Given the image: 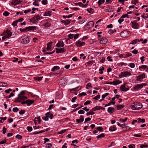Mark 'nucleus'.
<instances>
[{
    "label": "nucleus",
    "mask_w": 148,
    "mask_h": 148,
    "mask_svg": "<svg viewBox=\"0 0 148 148\" xmlns=\"http://www.w3.org/2000/svg\"><path fill=\"white\" fill-rule=\"evenodd\" d=\"M5 35L6 36H7V37L8 38L9 37L12 35V34L10 32L8 31L5 33Z\"/></svg>",
    "instance_id": "nucleus-29"
},
{
    "label": "nucleus",
    "mask_w": 148,
    "mask_h": 148,
    "mask_svg": "<svg viewBox=\"0 0 148 148\" xmlns=\"http://www.w3.org/2000/svg\"><path fill=\"white\" fill-rule=\"evenodd\" d=\"M129 66L131 68H134L135 67V64L133 63L132 62L129 64Z\"/></svg>",
    "instance_id": "nucleus-47"
},
{
    "label": "nucleus",
    "mask_w": 148,
    "mask_h": 148,
    "mask_svg": "<svg viewBox=\"0 0 148 148\" xmlns=\"http://www.w3.org/2000/svg\"><path fill=\"white\" fill-rule=\"evenodd\" d=\"M137 120L138 121V122L139 123H140L141 122L142 123H144L145 122V120L144 119H141L140 118H138L137 119Z\"/></svg>",
    "instance_id": "nucleus-26"
},
{
    "label": "nucleus",
    "mask_w": 148,
    "mask_h": 148,
    "mask_svg": "<svg viewBox=\"0 0 148 148\" xmlns=\"http://www.w3.org/2000/svg\"><path fill=\"white\" fill-rule=\"evenodd\" d=\"M128 35V32L127 31H123L120 33L121 36L123 38L125 37Z\"/></svg>",
    "instance_id": "nucleus-7"
},
{
    "label": "nucleus",
    "mask_w": 148,
    "mask_h": 148,
    "mask_svg": "<svg viewBox=\"0 0 148 148\" xmlns=\"http://www.w3.org/2000/svg\"><path fill=\"white\" fill-rule=\"evenodd\" d=\"M107 41V39L105 37L101 38L100 39V43L102 44H104L106 43Z\"/></svg>",
    "instance_id": "nucleus-3"
},
{
    "label": "nucleus",
    "mask_w": 148,
    "mask_h": 148,
    "mask_svg": "<svg viewBox=\"0 0 148 148\" xmlns=\"http://www.w3.org/2000/svg\"><path fill=\"white\" fill-rule=\"evenodd\" d=\"M65 81L63 79H61L60 80V83L61 85H63V84H65Z\"/></svg>",
    "instance_id": "nucleus-44"
},
{
    "label": "nucleus",
    "mask_w": 148,
    "mask_h": 148,
    "mask_svg": "<svg viewBox=\"0 0 148 148\" xmlns=\"http://www.w3.org/2000/svg\"><path fill=\"white\" fill-rule=\"evenodd\" d=\"M64 44L62 41H59L58 43L56 45V46L58 47H63L64 46Z\"/></svg>",
    "instance_id": "nucleus-10"
},
{
    "label": "nucleus",
    "mask_w": 148,
    "mask_h": 148,
    "mask_svg": "<svg viewBox=\"0 0 148 148\" xmlns=\"http://www.w3.org/2000/svg\"><path fill=\"white\" fill-rule=\"evenodd\" d=\"M100 97V95H98L95 96L94 98H93V99L97 100L99 99Z\"/></svg>",
    "instance_id": "nucleus-48"
},
{
    "label": "nucleus",
    "mask_w": 148,
    "mask_h": 148,
    "mask_svg": "<svg viewBox=\"0 0 148 148\" xmlns=\"http://www.w3.org/2000/svg\"><path fill=\"white\" fill-rule=\"evenodd\" d=\"M27 129L29 132H31L32 130V128L31 127L28 126Z\"/></svg>",
    "instance_id": "nucleus-56"
},
{
    "label": "nucleus",
    "mask_w": 148,
    "mask_h": 148,
    "mask_svg": "<svg viewBox=\"0 0 148 148\" xmlns=\"http://www.w3.org/2000/svg\"><path fill=\"white\" fill-rule=\"evenodd\" d=\"M36 26H29L26 27L25 29V30L29 29L30 30H34L35 29H36Z\"/></svg>",
    "instance_id": "nucleus-14"
},
{
    "label": "nucleus",
    "mask_w": 148,
    "mask_h": 148,
    "mask_svg": "<svg viewBox=\"0 0 148 148\" xmlns=\"http://www.w3.org/2000/svg\"><path fill=\"white\" fill-rule=\"evenodd\" d=\"M25 91L24 90H22L20 94H19L18 95L19 96L23 95H25Z\"/></svg>",
    "instance_id": "nucleus-61"
},
{
    "label": "nucleus",
    "mask_w": 148,
    "mask_h": 148,
    "mask_svg": "<svg viewBox=\"0 0 148 148\" xmlns=\"http://www.w3.org/2000/svg\"><path fill=\"white\" fill-rule=\"evenodd\" d=\"M124 105H120L117 106V110H120L123 108L124 107Z\"/></svg>",
    "instance_id": "nucleus-37"
},
{
    "label": "nucleus",
    "mask_w": 148,
    "mask_h": 148,
    "mask_svg": "<svg viewBox=\"0 0 148 148\" xmlns=\"http://www.w3.org/2000/svg\"><path fill=\"white\" fill-rule=\"evenodd\" d=\"M41 2L42 4L45 5L47 3V0H42Z\"/></svg>",
    "instance_id": "nucleus-49"
},
{
    "label": "nucleus",
    "mask_w": 148,
    "mask_h": 148,
    "mask_svg": "<svg viewBox=\"0 0 148 148\" xmlns=\"http://www.w3.org/2000/svg\"><path fill=\"white\" fill-rule=\"evenodd\" d=\"M52 13V12L51 11L47 12H45L43 14L44 16H47L51 15V14Z\"/></svg>",
    "instance_id": "nucleus-22"
},
{
    "label": "nucleus",
    "mask_w": 148,
    "mask_h": 148,
    "mask_svg": "<svg viewBox=\"0 0 148 148\" xmlns=\"http://www.w3.org/2000/svg\"><path fill=\"white\" fill-rule=\"evenodd\" d=\"M34 102L33 100L28 99L26 100V103L27 106H30Z\"/></svg>",
    "instance_id": "nucleus-17"
},
{
    "label": "nucleus",
    "mask_w": 148,
    "mask_h": 148,
    "mask_svg": "<svg viewBox=\"0 0 148 148\" xmlns=\"http://www.w3.org/2000/svg\"><path fill=\"white\" fill-rule=\"evenodd\" d=\"M18 40L21 44L26 45L30 42L31 39L28 36L26 35H24L21 38H19Z\"/></svg>",
    "instance_id": "nucleus-1"
},
{
    "label": "nucleus",
    "mask_w": 148,
    "mask_h": 148,
    "mask_svg": "<svg viewBox=\"0 0 148 148\" xmlns=\"http://www.w3.org/2000/svg\"><path fill=\"white\" fill-rule=\"evenodd\" d=\"M109 130L111 131H114L116 130V127L115 126L110 127L109 129Z\"/></svg>",
    "instance_id": "nucleus-25"
},
{
    "label": "nucleus",
    "mask_w": 148,
    "mask_h": 148,
    "mask_svg": "<svg viewBox=\"0 0 148 148\" xmlns=\"http://www.w3.org/2000/svg\"><path fill=\"white\" fill-rule=\"evenodd\" d=\"M94 25V22L92 21L89 22L86 25V27L88 28H90L92 27Z\"/></svg>",
    "instance_id": "nucleus-11"
},
{
    "label": "nucleus",
    "mask_w": 148,
    "mask_h": 148,
    "mask_svg": "<svg viewBox=\"0 0 148 148\" xmlns=\"http://www.w3.org/2000/svg\"><path fill=\"white\" fill-rule=\"evenodd\" d=\"M84 113L85 112L83 110H80L78 111V113L79 114H84Z\"/></svg>",
    "instance_id": "nucleus-58"
},
{
    "label": "nucleus",
    "mask_w": 148,
    "mask_h": 148,
    "mask_svg": "<svg viewBox=\"0 0 148 148\" xmlns=\"http://www.w3.org/2000/svg\"><path fill=\"white\" fill-rule=\"evenodd\" d=\"M81 86H79L77 87L76 88L72 89L71 90V91H72V90H73V91L79 90H80L81 89Z\"/></svg>",
    "instance_id": "nucleus-27"
},
{
    "label": "nucleus",
    "mask_w": 148,
    "mask_h": 148,
    "mask_svg": "<svg viewBox=\"0 0 148 148\" xmlns=\"http://www.w3.org/2000/svg\"><path fill=\"white\" fill-rule=\"evenodd\" d=\"M104 69V67H102L100 69H99V71H100L99 73L101 74H102L103 73V70Z\"/></svg>",
    "instance_id": "nucleus-53"
},
{
    "label": "nucleus",
    "mask_w": 148,
    "mask_h": 148,
    "mask_svg": "<svg viewBox=\"0 0 148 148\" xmlns=\"http://www.w3.org/2000/svg\"><path fill=\"white\" fill-rule=\"evenodd\" d=\"M52 43L53 42H50L48 43L47 48V51H49L51 47V45L52 44Z\"/></svg>",
    "instance_id": "nucleus-18"
},
{
    "label": "nucleus",
    "mask_w": 148,
    "mask_h": 148,
    "mask_svg": "<svg viewBox=\"0 0 148 148\" xmlns=\"http://www.w3.org/2000/svg\"><path fill=\"white\" fill-rule=\"evenodd\" d=\"M144 147H145L146 148L148 147V145H141L140 146V148H143Z\"/></svg>",
    "instance_id": "nucleus-63"
},
{
    "label": "nucleus",
    "mask_w": 148,
    "mask_h": 148,
    "mask_svg": "<svg viewBox=\"0 0 148 148\" xmlns=\"http://www.w3.org/2000/svg\"><path fill=\"white\" fill-rule=\"evenodd\" d=\"M89 87H92L91 84L90 83H88L87 84L86 86V88L87 89H89Z\"/></svg>",
    "instance_id": "nucleus-52"
},
{
    "label": "nucleus",
    "mask_w": 148,
    "mask_h": 148,
    "mask_svg": "<svg viewBox=\"0 0 148 148\" xmlns=\"http://www.w3.org/2000/svg\"><path fill=\"white\" fill-rule=\"evenodd\" d=\"M97 130L100 132L102 131L103 130V128L102 127H98L97 128Z\"/></svg>",
    "instance_id": "nucleus-55"
},
{
    "label": "nucleus",
    "mask_w": 148,
    "mask_h": 148,
    "mask_svg": "<svg viewBox=\"0 0 148 148\" xmlns=\"http://www.w3.org/2000/svg\"><path fill=\"white\" fill-rule=\"evenodd\" d=\"M18 22L17 20L14 21L12 23V25L13 26H15L17 25Z\"/></svg>",
    "instance_id": "nucleus-57"
},
{
    "label": "nucleus",
    "mask_w": 148,
    "mask_h": 148,
    "mask_svg": "<svg viewBox=\"0 0 148 148\" xmlns=\"http://www.w3.org/2000/svg\"><path fill=\"white\" fill-rule=\"evenodd\" d=\"M144 78H145V75L144 74H143L138 76L137 80L138 81H141Z\"/></svg>",
    "instance_id": "nucleus-6"
},
{
    "label": "nucleus",
    "mask_w": 148,
    "mask_h": 148,
    "mask_svg": "<svg viewBox=\"0 0 148 148\" xmlns=\"http://www.w3.org/2000/svg\"><path fill=\"white\" fill-rule=\"evenodd\" d=\"M91 102V101H90V100H88V101H86L84 104V105H85V106H86L88 104H89Z\"/></svg>",
    "instance_id": "nucleus-60"
},
{
    "label": "nucleus",
    "mask_w": 148,
    "mask_h": 148,
    "mask_svg": "<svg viewBox=\"0 0 148 148\" xmlns=\"http://www.w3.org/2000/svg\"><path fill=\"white\" fill-rule=\"evenodd\" d=\"M132 52L134 54H136L138 53V51L137 50L134 49L132 51Z\"/></svg>",
    "instance_id": "nucleus-62"
},
{
    "label": "nucleus",
    "mask_w": 148,
    "mask_h": 148,
    "mask_svg": "<svg viewBox=\"0 0 148 148\" xmlns=\"http://www.w3.org/2000/svg\"><path fill=\"white\" fill-rule=\"evenodd\" d=\"M105 136V135L103 133H102L100 134L99 135H98L97 136V139H99L101 137H103Z\"/></svg>",
    "instance_id": "nucleus-34"
},
{
    "label": "nucleus",
    "mask_w": 148,
    "mask_h": 148,
    "mask_svg": "<svg viewBox=\"0 0 148 148\" xmlns=\"http://www.w3.org/2000/svg\"><path fill=\"white\" fill-rule=\"evenodd\" d=\"M43 78V77H34V79L36 80L40 81Z\"/></svg>",
    "instance_id": "nucleus-30"
},
{
    "label": "nucleus",
    "mask_w": 148,
    "mask_h": 148,
    "mask_svg": "<svg viewBox=\"0 0 148 148\" xmlns=\"http://www.w3.org/2000/svg\"><path fill=\"white\" fill-rule=\"evenodd\" d=\"M137 41H138L137 39H135L134 40H133V41H132V42L131 43H130V44H132L133 45L137 43Z\"/></svg>",
    "instance_id": "nucleus-42"
},
{
    "label": "nucleus",
    "mask_w": 148,
    "mask_h": 148,
    "mask_svg": "<svg viewBox=\"0 0 148 148\" xmlns=\"http://www.w3.org/2000/svg\"><path fill=\"white\" fill-rule=\"evenodd\" d=\"M132 28L135 29H138L139 27V25L138 23L135 21H134L132 23Z\"/></svg>",
    "instance_id": "nucleus-4"
},
{
    "label": "nucleus",
    "mask_w": 148,
    "mask_h": 148,
    "mask_svg": "<svg viewBox=\"0 0 148 148\" xmlns=\"http://www.w3.org/2000/svg\"><path fill=\"white\" fill-rule=\"evenodd\" d=\"M127 119L128 118H125L124 119H119V121L121 123H123V122L126 121Z\"/></svg>",
    "instance_id": "nucleus-40"
},
{
    "label": "nucleus",
    "mask_w": 148,
    "mask_h": 148,
    "mask_svg": "<svg viewBox=\"0 0 148 148\" xmlns=\"http://www.w3.org/2000/svg\"><path fill=\"white\" fill-rule=\"evenodd\" d=\"M86 95V93L85 92H82L79 94L78 95L79 97H82L83 96H85Z\"/></svg>",
    "instance_id": "nucleus-46"
},
{
    "label": "nucleus",
    "mask_w": 148,
    "mask_h": 148,
    "mask_svg": "<svg viewBox=\"0 0 148 148\" xmlns=\"http://www.w3.org/2000/svg\"><path fill=\"white\" fill-rule=\"evenodd\" d=\"M60 69V67L58 66H54L51 70V71L53 72L55 71L56 70H57Z\"/></svg>",
    "instance_id": "nucleus-23"
},
{
    "label": "nucleus",
    "mask_w": 148,
    "mask_h": 148,
    "mask_svg": "<svg viewBox=\"0 0 148 148\" xmlns=\"http://www.w3.org/2000/svg\"><path fill=\"white\" fill-rule=\"evenodd\" d=\"M15 137L16 138L21 140L22 139V136L20 135L17 134L16 136Z\"/></svg>",
    "instance_id": "nucleus-54"
},
{
    "label": "nucleus",
    "mask_w": 148,
    "mask_h": 148,
    "mask_svg": "<svg viewBox=\"0 0 148 148\" xmlns=\"http://www.w3.org/2000/svg\"><path fill=\"white\" fill-rule=\"evenodd\" d=\"M105 2V0H99L98 2V3L99 6H100Z\"/></svg>",
    "instance_id": "nucleus-36"
},
{
    "label": "nucleus",
    "mask_w": 148,
    "mask_h": 148,
    "mask_svg": "<svg viewBox=\"0 0 148 148\" xmlns=\"http://www.w3.org/2000/svg\"><path fill=\"white\" fill-rule=\"evenodd\" d=\"M56 52L58 53H63L65 51V50L64 48H62L60 49L56 48Z\"/></svg>",
    "instance_id": "nucleus-13"
},
{
    "label": "nucleus",
    "mask_w": 148,
    "mask_h": 148,
    "mask_svg": "<svg viewBox=\"0 0 148 148\" xmlns=\"http://www.w3.org/2000/svg\"><path fill=\"white\" fill-rule=\"evenodd\" d=\"M99 108L100 106H96L95 107L92 108V110L93 111H95L97 110H100V108Z\"/></svg>",
    "instance_id": "nucleus-38"
},
{
    "label": "nucleus",
    "mask_w": 148,
    "mask_h": 148,
    "mask_svg": "<svg viewBox=\"0 0 148 148\" xmlns=\"http://www.w3.org/2000/svg\"><path fill=\"white\" fill-rule=\"evenodd\" d=\"M92 109L90 111L86 113V115L88 116L89 115H93L95 114V112L92 111Z\"/></svg>",
    "instance_id": "nucleus-31"
},
{
    "label": "nucleus",
    "mask_w": 148,
    "mask_h": 148,
    "mask_svg": "<svg viewBox=\"0 0 148 148\" xmlns=\"http://www.w3.org/2000/svg\"><path fill=\"white\" fill-rule=\"evenodd\" d=\"M49 115V112H47L45 114V116L42 117V119L45 121H48L49 120L48 119V115Z\"/></svg>",
    "instance_id": "nucleus-16"
},
{
    "label": "nucleus",
    "mask_w": 148,
    "mask_h": 148,
    "mask_svg": "<svg viewBox=\"0 0 148 148\" xmlns=\"http://www.w3.org/2000/svg\"><path fill=\"white\" fill-rule=\"evenodd\" d=\"M147 67V66L145 65H143L139 66V68H142V69H146Z\"/></svg>",
    "instance_id": "nucleus-59"
},
{
    "label": "nucleus",
    "mask_w": 148,
    "mask_h": 148,
    "mask_svg": "<svg viewBox=\"0 0 148 148\" xmlns=\"http://www.w3.org/2000/svg\"><path fill=\"white\" fill-rule=\"evenodd\" d=\"M106 11L111 12L113 11V10L112 7H108L106 8Z\"/></svg>",
    "instance_id": "nucleus-21"
},
{
    "label": "nucleus",
    "mask_w": 148,
    "mask_h": 148,
    "mask_svg": "<svg viewBox=\"0 0 148 148\" xmlns=\"http://www.w3.org/2000/svg\"><path fill=\"white\" fill-rule=\"evenodd\" d=\"M25 112V110H21L19 112V113L21 115L23 114Z\"/></svg>",
    "instance_id": "nucleus-64"
},
{
    "label": "nucleus",
    "mask_w": 148,
    "mask_h": 148,
    "mask_svg": "<svg viewBox=\"0 0 148 148\" xmlns=\"http://www.w3.org/2000/svg\"><path fill=\"white\" fill-rule=\"evenodd\" d=\"M143 87V84H137L134 87V89L136 90H138Z\"/></svg>",
    "instance_id": "nucleus-9"
},
{
    "label": "nucleus",
    "mask_w": 148,
    "mask_h": 148,
    "mask_svg": "<svg viewBox=\"0 0 148 148\" xmlns=\"http://www.w3.org/2000/svg\"><path fill=\"white\" fill-rule=\"evenodd\" d=\"M10 13L7 11H5L3 13V15L5 16H7L9 15Z\"/></svg>",
    "instance_id": "nucleus-43"
},
{
    "label": "nucleus",
    "mask_w": 148,
    "mask_h": 148,
    "mask_svg": "<svg viewBox=\"0 0 148 148\" xmlns=\"http://www.w3.org/2000/svg\"><path fill=\"white\" fill-rule=\"evenodd\" d=\"M116 32V30L114 29L113 30L112 29H110L108 31V33L109 34H111L112 33H113L114 32Z\"/></svg>",
    "instance_id": "nucleus-39"
},
{
    "label": "nucleus",
    "mask_w": 148,
    "mask_h": 148,
    "mask_svg": "<svg viewBox=\"0 0 148 148\" xmlns=\"http://www.w3.org/2000/svg\"><path fill=\"white\" fill-rule=\"evenodd\" d=\"M113 84L114 85L119 84L122 83L121 81H119L118 80L116 81H114L113 82Z\"/></svg>",
    "instance_id": "nucleus-19"
},
{
    "label": "nucleus",
    "mask_w": 148,
    "mask_h": 148,
    "mask_svg": "<svg viewBox=\"0 0 148 148\" xmlns=\"http://www.w3.org/2000/svg\"><path fill=\"white\" fill-rule=\"evenodd\" d=\"M18 96L19 97V99H20V100H21V101H24L25 100L27 99V97L25 96H19V95H18Z\"/></svg>",
    "instance_id": "nucleus-20"
},
{
    "label": "nucleus",
    "mask_w": 148,
    "mask_h": 148,
    "mask_svg": "<svg viewBox=\"0 0 148 148\" xmlns=\"http://www.w3.org/2000/svg\"><path fill=\"white\" fill-rule=\"evenodd\" d=\"M121 75L123 77H125L127 76H129L131 75V74L128 71H126L124 72H122L121 73Z\"/></svg>",
    "instance_id": "nucleus-8"
},
{
    "label": "nucleus",
    "mask_w": 148,
    "mask_h": 148,
    "mask_svg": "<svg viewBox=\"0 0 148 148\" xmlns=\"http://www.w3.org/2000/svg\"><path fill=\"white\" fill-rule=\"evenodd\" d=\"M35 119H37V121L39 123H40L41 121L40 116H39L37 117H35Z\"/></svg>",
    "instance_id": "nucleus-45"
},
{
    "label": "nucleus",
    "mask_w": 148,
    "mask_h": 148,
    "mask_svg": "<svg viewBox=\"0 0 148 148\" xmlns=\"http://www.w3.org/2000/svg\"><path fill=\"white\" fill-rule=\"evenodd\" d=\"M35 18V17L32 18L30 22L34 24L36 23L38 21H36V19H34Z\"/></svg>",
    "instance_id": "nucleus-33"
},
{
    "label": "nucleus",
    "mask_w": 148,
    "mask_h": 148,
    "mask_svg": "<svg viewBox=\"0 0 148 148\" xmlns=\"http://www.w3.org/2000/svg\"><path fill=\"white\" fill-rule=\"evenodd\" d=\"M40 15H39V14L36 15L35 16H34L33 17H35L34 19H36V21H39L40 18Z\"/></svg>",
    "instance_id": "nucleus-24"
},
{
    "label": "nucleus",
    "mask_w": 148,
    "mask_h": 148,
    "mask_svg": "<svg viewBox=\"0 0 148 148\" xmlns=\"http://www.w3.org/2000/svg\"><path fill=\"white\" fill-rule=\"evenodd\" d=\"M66 129L62 130H61L60 131L58 132V134H62L63 133H64L66 131Z\"/></svg>",
    "instance_id": "nucleus-51"
},
{
    "label": "nucleus",
    "mask_w": 148,
    "mask_h": 148,
    "mask_svg": "<svg viewBox=\"0 0 148 148\" xmlns=\"http://www.w3.org/2000/svg\"><path fill=\"white\" fill-rule=\"evenodd\" d=\"M68 37L69 38V39H71L73 38L74 37V34H69L68 35Z\"/></svg>",
    "instance_id": "nucleus-41"
},
{
    "label": "nucleus",
    "mask_w": 148,
    "mask_h": 148,
    "mask_svg": "<svg viewBox=\"0 0 148 148\" xmlns=\"http://www.w3.org/2000/svg\"><path fill=\"white\" fill-rule=\"evenodd\" d=\"M141 16L145 19L148 18V14L147 13H144L141 15Z\"/></svg>",
    "instance_id": "nucleus-28"
},
{
    "label": "nucleus",
    "mask_w": 148,
    "mask_h": 148,
    "mask_svg": "<svg viewBox=\"0 0 148 148\" xmlns=\"http://www.w3.org/2000/svg\"><path fill=\"white\" fill-rule=\"evenodd\" d=\"M138 2V0H132L131 1V3L132 4H134L135 5H136V4Z\"/></svg>",
    "instance_id": "nucleus-35"
},
{
    "label": "nucleus",
    "mask_w": 148,
    "mask_h": 148,
    "mask_svg": "<svg viewBox=\"0 0 148 148\" xmlns=\"http://www.w3.org/2000/svg\"><path fill=\"white\" fill-rule=\"evenodd\" d=\"M120 88L121 90L125 92L127 91L129 89V88H125V83L121 86Z\"/></svg>",
    "instance_id": "nucleus-12"
},
{
    "label": "nucleus",
    "mask_w": 148,
    "mask_h": 148,
    "mask_svg": "<svg viewBox=\"0 0 148 148\" xmlns=\"http://www.w3.org/2000/svg\"><path fill=\"white\" fill-rule=\"evenodd\" d=\"M75 45L77 47H80L84 45H85V42H81L80 41H77L76 42Z\"/></svg>",
    "instance_id": "nucleus-5"
},
{
    "label": "nucleus",
    "mask_w": 148,
    "mask_h": 148,
    "mask_svg": "<svg viewBox=\"0 0 148 148\" xmlns=\"http://www.w3.org/2000/svg\"><path fill=\"white\" fill-rule=\"evenodd\" d=\"M18 108L17 107H15L13 108L12 110L14 112H17L18 110Z\"/></svg>",
    "instance_id": "nucleus-50"
},
{
    "label": "nucleus",
    "mask_w": 148,
    "mask_h": 148,
    "mask_svg": "<svg viewBox=\"0 0 148 148\" xmlns=\"http://www.w3.org/2000/svg\"><path fill=\"white\" fill-rule=\"evenodd\" d=\"M7 84L5 82H0V86L5 87L7 86Z\"/></svg>",
    "instance_id": "nucleus-32"
},
{
    "label": "nucleus",
    "mask_w": 148,
    "mask_h": 148,
    "mask_svg": "<svg viewBox=\"0 0 148 148\" xmlns=\"http://www.w3.org/2000/svg\"><path fill=\"white\" fill-rule=\"evenodd\" d=\"M114 108L113 107H109L108 109V111L109 113L112 114L113 113V111H114Z\"/></svg>",
    "instance_id": "nucleus-15"
},
{
    "label": "nucleus",
    "mask_w": 148,
    "mask_h": 148,
    "mask_svg": "<svg viewBox=\"0 0 148 148\" xmlns=\"http://www.w3.org/2000/svg\"><path fill=\"white\" fill-rule=\"evenodd\" d=\"M142 106L143 105L140 103L135 102L131 105V108L133 110H139L142 108Z\"/></svg>",
    "instance_id": "nucleus-2"
}]
</instances>
